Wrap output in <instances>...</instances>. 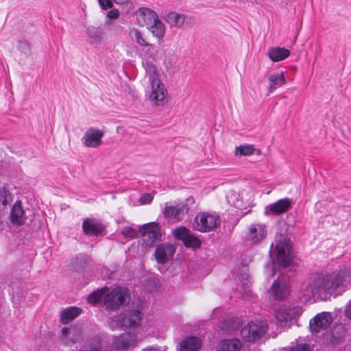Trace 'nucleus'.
I'll return each instance as SVG.
<instances>
[{
    "label": "nucleus",
    "instance_id": "obj_7",
    "mask_svg": "<svg viewBox=\"0 0 351 351\" xmlns=\"http://www.w3.org/2000/svg\"><path fill=\"white\" fill-rule=\"evenodd\" d=\"M267 234V226L260 222L252 223L247 228L245 233V239L252 245L261 243Z\"/></svg>",
    "mask_w": 351,
    "mask_h": 351
},
{
    "label": "nucleus",
    "instance_id": "obj_2",
    "mask_svg": "<svg viewBox=\"0 0 351 351\" xmlns=\"http://www.w3.org/2000/svg\"><path fill=\"white\" fill-rule=\"evenodd\" d=\"M292 228L288 226L285 228V233L281 232L275 237L277 261L279 265L283 267L289 266L294 257L290 239L287 237V235L291 232Z\"/></svg>",
    "mask_w": 351,
    "mask_h": 351
},
{
    "label": "nucleus",
    "instance_id": "obj_45",
    "mask_svg": "<svg viewBox=\"0 0 351 351\" xmlns=\"http://www.w3.org/2000/svg\"><path fill=\"white\" fill-rule=\"evenodd\" d=\"M345 315L350 321H351V300L346 306Z\"/></svg>",
    "mask_w": 351,
    "mask_h": 351
},
{
    "label": "nucleus",
    "instance_id": "obj_25",
    "mask_svg": "<svg viewBox=\"0 0 351 351\" xmlns=\"http://www.w3.org/2000/svg\"><path fill=\"white\" fill-rule=\"evenodd\" d=\"M268 81L269 92H273L286 83V79L283 72L271 75L268 78Z\"/></svg>",
    "mask_w": 351,
    "mask_h": 351
},
{
    "label": "nucleus",
    "instance_id": "obj_21",
    "mask_svg": "<svg viewBox=\"0 0 351 351\" xmlns=\"http://www.w3.org/2000/svg\"><path fill=\"white\" fill-rule=\"evenodd\" d=\"M202 346V341L197 337H189L180 343L178 351H198Z\"/></svg>",
    "mask_w": 351,
    "mask_h": 351
},
{
    "label": "nucleus",
    "instance_id": "obj_1",
    "mask_svg": "<svg viewBox=\"0 0 351 351\" xmlns=\"http://www.w3.org/2000/svg\"><path fill=\"white\" fill-rule=\"evenodd\" d=\"M351 281V271L348 269L319 276L306 287V291L313 296L324 297L341 295Z\"/></svg>",
    "mask_w": 351,
    "mask_h": 351
},
{
    "label": "nucleus",
    "instance_id": "obj_33",
    "mask_svg": "<svg viewBox=\"0 0 351 351\" xmlns=\"http://www.w3.org/2000/svg\"><path fill=\"white\" fill-rule=\"evenodd\" d=\"M183 243L186 247H193L194 249L199 248L201 246L199 239L191 233L188 234Z\"/></svg>",
    "mask_w": 351,
    "mask_h": 351
},
{
    "label": "nucleus",
    "instance_id": "obj_43",
    "mask_svg": "<svg viewBox=\"0 0 351 351\" xmlns=\"http://www.w3.org/2000/svg\"><path fill=\"white\" fill-rule=\"evenodd\" d=\"M119 16V11L117 9H113L108 12V17L110 19H117Z\"/></svg>",
    "mask_w": 351,
    "mask_h": 351
},
{
    "label": "nucleus",
    "instance_id": "obj_9",
    "mask_svg": "<svg viewBox=\"0 0 351 351\" xmlns=\"http://www.w3.org/2000/svg\"><path fill=\"white\" fill-rule=\"evenodd\" d=\"M151 82V89L149 94V100L154 106H158L162 104L166 97L167 90L159 78H155Z\"/></svg>",
    "mask_w": 351,
    "mask_h": 351
},
{
    "label": "nucleus",
    "instance_id": "obj_46",
    "mask_svg": "<svg viewBox=\"0 0 351 351\" xmlns=\"http://www.w3.org/2000/svg\"><path fill=\"white\" fill-rule=\"evenodd\" d=\"M267 268L268 269V275L271 277H273L275 276L276 274V271H275V268H274V263H270V264H268L267 265Z\"/></svg>",
    "mask_w": 351,
    "mask_h": 351
},
{
    "label": "nucleus",
    "instance_id": "obj_26",
    "mask_svg": "<svg viewBox=\"0 0 351 351\" xmlns=\"http://www.w3.org/2000/svg\"><path fill=\"white\" fill-rule=\"evenodd\" d=\"M268 56L273 62H279L290 56V51L285 48L275 47L269 49Z\"/></svg>",
    "mask_w": 351,
    "mask_h": 351
},
{
    "label": "nucleus",
    "instance_id": "obj_36",
    "mask_svg": "<svg viewBox=\"0 0 351 351\" xmlns=\"http://www.w3.org/2000/svg\"><path fill=\"white\" fill-rule=\"evenodd\" d=\"M189 233L190 231L185 227H178L172 231L173 237L182 241H184Z\"/></svg>",
    "mask_w": 351,
    "mask_h": 351
},
{
    "label": "nucleus",
    "instance_id": "obj_49",
    "mask_svg": "<svg viewBox=\"0 0 351 351\" xmlns=\"http://www.w3.org/2000/svg\"><path fill=\"white\" fill-rule=\"evenodd\" d=\"M21 47H23L28 51H29V45L25 43H21Z\"/></svg>",
    "mask_w": 351,
    "mask_h": 351
},
{
    "label": "nucleus",
    "instance_id": "obj_23",
    "mask_svg": "<svg viewBox=\"0 0 351 351\" xmlns=\"http://www.w3.org/2000/svg\"><path fill=\"white\" fill-rule=\"evenodd\" d=\"M82 313V309L77 307H70L60 313V320L63 324H66L77 317Z\"/></svg>",
    "mask_w": 351,
    "mask_h": 351
},
{
    "label": "nucleus",
    "instance_id": "obj_37",
    "mask_svg": "<svg viewBox=\"0 0 351 351\" xmlns=\"http://www.w3.org/2000/svg\"><path fill=\"white\" fill-rule=\"evenodd\" d=\"M156 191H152V193H143L139 197L138 202L140 205H147L149 204L152 202Z\"/></svg>",
    "mask_w": 351,
    "mask_h": 351
},
{
    "label": "nucleus",
    "instance_id": "obj_15",
    "mask_svg": "<svg viewBox=\"0 0 351 351\" xmlns=\"http://www.w3.org/2000/svg\"><path fill=\"white\" fill-rule=\"evenodd\" d=\"M166 20L171 25L179 28H184L186 26L191 27L194 23V19L192 17L173 12L167 14Z\"/></svg>",
    "mask_w": 351,
    "mask_h": 351
},
{
    "label": "nucleus",
    "instance_id": "obj_24",
    "mask_svg": "<svg viewBox=\"0 0 351 351\" xmlns=\"http://www.w3.org/2000/svg\"><path fill=\"white\" fill-rule=\"evenodd\" d=\"M220 221H194L193 228L199 232H210L219 226Z\"/></svg>",
    "mask_w": 351,
    "mask_h": 351
},
{
    "label": "nucleus",
    "instance_id": "obj_16",
    "mask_svg": "<svg viewBox=\"0 0 351 351\" xmlns=\"http://www.w3.org/2000/svg\"><path fill=\"white\" fill-rule=\"evenodd\" d=\"M114 344L118 350L133 348L137 344L136 336L132 332L122 333L116 338Z\"/></svg>",
    "mask_w": 351,
    "mask_h": 351
},
{
    "label": "nucleus",
    "instance_id": "obj_32",
    "mask_svg": "<svg viewBox=\"0 0 351 351\" xmlns=\"http://www.w3.org/2000/svg\"><path fill=\"white\" fill-rule=\"evenodd\" d=\"M143 64L146 73L149 76V81H153L155 78H159L156 67L154 63L150 61H145Z\"/></svg>",
    "mask_w": 351,
    "mask_h": 351
},
{
    "label": "nucleus",
    "instance_id": "obj_48",
    "mask_svg": "<svg viewBox=\"0 0 351 351\" xmlns=\"http://www.w3.org/2000/svg\"><path fill=\"white\" fill-rule=\"evenodd\" d=\"M113 1L117 4H124L126 3L128 0H113Z\"/></svg>",
    "mask_w": 351,
    "mask_h": 351
},
{
    "label": "nucleus",
    "instance_id": "obj_38",
    "mask_svg": "<svg viewBox=\"0 0 351 351\" xmlns=\"http://www.w3.org/2000/svg\"><path fill=\"white\" fill-rule=\"evenodd\" d=\"M130 36L134 37L136 41L141 46H148L149 43L143 37L141 33L137 29H132L130 31Z\"/></svg>",
    "mask_w": 351,
    "mask_h": 351
},
{
    "label": "nucleus",
    "instance_id": "obj_27",
    "mask_svg": "<svg viewBox=\"0 0 351 351\" xmlns=\"http://www.w3.org/2000/svg\"><path fill=\"white\" fill-rule=\"evenodd\" d=\"M101 339L95 337L88 341L79 351H101Z\"/></svg>",
    "mask_w": 351,
    "mask_h": 351
},
{
    "label": "nucleus",
    "instance_id": "obj_51",
    "mask_svg": "<svg viewBox=\"0 0 351 351\" xmlns=\"http://www.w3.org/2000/svg\"><path fill=\"white\" fill-rule=\"evenodd\" d=\"M214 219H215V220L219 219V217L217 216V218H215Z\"/></svg>",
    "mask_w": 351,
    "mask_h": 351
},
{
    "label": "nucleus",
    "instance_id": "obj_6",
    "mask_svg": "<svg viewBox=\"0 0 351 351\" xmlns=\"http://www.w3.org/2000/svg\"><path fill=\"white\" fill-rule=\"evenodd\" d=\"M129 298L130 295L128 289L119 287L105 293L103 302L107 309L114 311L119 308Z\"/></svg>",
    "mask_w": 351,
    "mask_h": 351
},
{
    "label": "nucleus",
    "instance_id": "obj_14",
    "mask_svg": "<svg viewBox=\"0 0 351 351\" xmlns=\"http://www.w3.org/2000/svg\"><path fill=\"white\" fill-rule=\"evenodd\" d=\"M141 320V313L138 310L129 311L118 317V322L125 327L137 326Z\"/></svg>",
    "mask_w": 351,
    "mask_h": 351
},
{
    "label": "nucleus",
    "instance_id": "obj_13",
    "mask_svg": "<svg viewBox=\"0 0 351 351\" xmlns=\"http://www.w3.org/2000/svg\"><path fill=\"white\" fill-rule=\"evenodd\" d=\"M136 16L138 25L145 27L151 26L158 18L156 13L148 8H138L136 12Z\"/></svg>",
    "mask_w": 351,
    "mask_h": 351
},
{
    "label": "nucleus",
    "instance_id": "obj_50",
    "mask_svg": "<svg viewBox=\"0 0 351 351\" xmlns=\"http://www.w3.org/2000/svg\"><path fill=\"white\" fill-rule=\"evenodd\" d=\"M278 226L281 228L287 226L286 221H279Z\"/></svg>",
    "mask_w": 351,
    "mask_h": 351
},
{
    "label": "nucleus",
    "instance_id": "obj_22",
    "mask_svg": "<svg viewBox=\"0 0 351 351\" xmlns=\"http://www.w3.org/2000/svg\"><path fill=\"white\" fill-rule=\"evenodd\" d=\"M82 228L86 234L98 235L104 230V226L99 221H83Z\"/></svg>",
    "mask_w": 351,
    "mask_h": 351
},
{
    "label": "nucleus",
    "instance_id": "obj_39",
    "mask_svg": "<svg viewBox=\"0 0 351 351\" xmlns=\"http://www.w3.org/2000/svg\"><path fill=\"white\" fill-rule=\"evenodd\" d=\"M13 200L12 193L5 187L1 189V204L6 205Z\"/></svg>",
    "mask_w": 351,
    "mask_h": 351
},
{
    "label": "nucleus",
    "instance_id": "obj_40",
    "mask_svg": "<svg viewBox=\"0 0 351 351\" xmlns=\"http://www.w3.org/2000/svg\"><path fill=\"white\" fill-rule=\"evenodd\" d=\"M122 234L128 238H136L138 236V232L132 228H125L122 230Z\"/></svg>",
    "mask_w": 351,
    "mask_h": 351
},
{
    "label": "nucleus",
    "instance_id": "obj_12",
    "mask_svg": "<svg viewBox=\"0 0 351 351\" xmlns=\"http://www.w3.org/2000/svg\"><path fill=\"white\" fill-rule=\"evenodd\" d=\"M104 135V130L95 128H89L86 130L83 136V143L86 147H98L102 143L101 138Z\"/></svg>",
    "mask_w": 351,
    "mask_h": 351
},
{
    "label": "nucleus",
    "instance_id": "obj_34",
    "mask_svg": "<svg viewBox=\"0 0 351 351\" xmlns=\"http://www.w3.org/2000/svg\"><path fill=\"white\" fill-rule=\"evenodd\" d=\"M104 31L99 27H92L88 29L89 36L96 42H100L104 38Z\"/></svg>",
    "mask_w": 351,
    "mask_h": 351
},
{
    "label": "nucleus",
    "instance_id": "obj_17",
    "mask_svg": "<svg viewBox=\"0 0 351 351\" xmlns=\"http://www.w3.org/2000/svg\"><path fill=\"white\" fill-rule=\"evenodd\" d=\"M61 333L62 341L66 345L74 344L82 339V329L77 326L71 328H63Z\"/></svg>",
    "mask_w": 351,
    "mask_h": 351
},
{
    "label": "nucleus",
    "instance_id": "obj_47",
    "mask_svg": "<svg viewBox=\"0 0 351 351\" xmlns=\"http://www.w3.org/2000/svg\"><path fill=\"white\" fill-rule=\"evenodd\" d=\"M10 222L16 226H21L24 224V221H10Z\"/></svg>",
    "mask_w": 351,
    "mask_h": 351
},
{
    "label": "nucleus",
    "instance_id": "obj_29",
    "mask_svg": "<svg viewBox=\"0 0 351 351\" xmlns=\"http://www.w3.org/2000/svg\"><path fill=\"white\" fill-rule=\"evenodd\" d=\"M108 290V287H104L97 289L96 291H93L87 298L88 303L95 304L101 302L104 300L106 291Z\"/></svg>",
    "mask_w": 351,
    "mask_h": 351
},
{
    "label": "nucleus",
    "instance_id": "obj_42",
    "mask_svg": "<svg viewBox=\"0 0 351 351\" xmlns=\"http://www.w3.org/2000/svg\"><path fill=\"white\" fill-rule=\"evenodd\" d=\"M289 351H310L309 346L308 344L298 345L290 348Z\"/></svg>",
    "mask_w": 351,
    "mask_h": 351
},
{
    "label": "nucleus",
    "instance_id": "obj_20",
    "mask_svg": "<svg viewBox=\"0 0 351 351\" xmlns=\"http://www.w3.org/2000/svg\"><path fill=\"white\" fill-rule=\"evenodd\" d=\"M241 346L242 343L237 338L222 339L217 346V351H239Z\"/></svg>",
    "mask_w": 351,
    "mask_h": 351
},
{
    "label": "nucleus",
    "instance_id": "obj_41",
    "mask_svg": "<svg viewBox=\"0 0 351 351\" xmlns=\"http://www.w3.org/2000/svg\"><path fill=\"white\" fill-rule=\"evenodd\" d=\"M113 0H98L99 4L102 10H108L113 7Z\"/></svg>",
    "mask_w": 351,
    "mask_h": 351
},
{
    "label": "nucleus",
    "instance_id": "obj_30",
    "mask_svg": "<svg viewBox=\"0 0 351 351\" xmlns=\"http://www.w3.org/2000/svg\"><path fill=\"white\" fill-rule=\"evenodd\" d=\"M25 215V211L22 207L21 202L16 201L11 210L10 219H22Z\"/></svg>",
    "mask_w": 351,
    "mask_h": 351
},
{
    "label": "nucleus",
    "instance_id": "obj_5",
    "mask_svg": "<svg viewBox=\"0 0 351 351\" xmlns=\"http://www.w3.org/2000/svg\"><path fill=\"white\" fill-rule=\"evenodd\" d=\"M143 244L152 247L162 241L163 233L158 223L151 221L143 225L139 229Z\"/></svg>",
    "mask_w": 351,
    "mask_h": 351
},
{
    "label": "nucleus",
    "instance_id": "obj_3",
    "mask_svg": "<svg viewBox=\"0 0 351 351\" xmlns=\"http://www.w3.org/2000/svg\"><path fill=\"white\" fill-rule=\"evenodd\" d=\"M195 203V198L192 195L186 197L183 202H168L165 204L162 213L165 218H184L189 213L190 206Z\"/></svg>",
    "mask_w": 351,
    "mask_h": 351
},
{
    "label": "nucleus",
    "instance_id": "obj_8",
    "mask_svg": "<svg viewBox=\"0 0 351 351\" xmlns=\"http://www.w3.org/2000/svg\"><path fill=\"white\" fill-rule=\"evenodd\" d=\"M176 249V244L168 242L158 245L154 250V257L156 262L160 265L167 263L173 258Z\"/></svg>",
    "mask_w": 351,
    "mask_h": 351
},
{
    "label": "nucleus",
    "instance_id": "obj_35",
    "mask_svg": "<svg viewBox=\"0 0 351 351\" xmlns=\"http://www.w3.org/2000/svg\"><path fill=\"white\" fill-rule=\"evenodd\" d=\"M344 332V327L342 325H337L335 327H334V329L331 335V343L332 344L338 343L339 339L343 337Z\"/></svg>",
    "mask_w": 351,
    "mask_h": 351
},
{
    "label": "nucleus",
    "instance_id": "obj_31",
    "mask_svg": "<svg viewBox=\"0 0 351 351\" xmlns=\"http://www.w3.org/2000/svg\"><path fill=\"white\" fill-rule=\"evenodd\" d=\"M255 149L252 145L244 144L236 147L234 154L239 156H251L254 154Z\"/></svg>",
    "mask_w": 351,
    "mask_h": 351
},
{
    "label": "nucleus",
    "instance_id": "obj_19",
    "mask_svg": "<svg viewBox=\"0 0 351 351\" xmlns=\"http://www.w3.org/2000/svg\"><path fill=\"white\" fill-rule=\"evenodd\" d=\"M271 290L272 295L276 300H283L289 294V289L287 282L279 278L273 282Z\"/></svg>",
    "mask_w": 351,
    "mask_h": 351
},
{
    "label": "nucleus",
    "instance_id": "obj_11",
    "mask_svg": "<svg viewBox=\"0 0 351 351\" xmlns=\"http://www.w3.org/2000/svg\"><path fill=\"white\" fill-rule=\"evenodd\" d=\"M332 318L330 313L322 312L315 315L310 321L309 327L313 333L326 330L332 323Z\"/></svg>",
    "mask_w": 351,
    "mask_h": 351
},
{
    "label": "nucleus",
    "instance_id": "obj_44",
    "mask_svg": "<svg viewBox=\"0 0 351 351\" xmlns=\"http://www.w3.org/2000/svg\"><path fill=\"white\" fill-rule=\"evenodd\" d=\"M208 218H214V217L207 213H205V212H202L201 213H199V215H197L195 219H201V220H203V219H208Z\"/></svg>",
    "mask_w": 351,
    "mask_h": 351
},
{
    "label": "nucleus",
    "instance_id": "obj_18",
    "mask_svg": "<svg viewBox=\"0 0 351 351\" xmlns=\"http://www.w3.org/2000/svg\"><path fill=\"white\" fill-rule=\"evenodd\" d=\"M293 204L292 199L283 198L268 206V210L273 215H278L287 212Z\"/></svg>",
    "mask_w": 351,
    "mask_h": 351
},
{
    "label": "nucleus",
    "instance_id": "obj_10",
    "mask_svg": "<svg viewBox=\"0 0 351 351\" xmlns=\"http://www.w3.org/2000/svg\"><path fill=\"white\" fill-rule=\"evenodd\" d=\"M300 314V309L296 306H280L275 313V317L280 324L286 325Z\"/></svg>",
    "mask_w": 351,
    "mask_h": 351
},
{
    "label": "nucleus",
    "instance_id": "obj_4",
    "mask_svg": "<svg viewBox=\"0 0 351 351\" xmlns=\"http://www.w3.org/2000/svg\"><path fill=\"white\" fill-rule=\"evenodd\" d=\"M269 330L265 321L251 322L241 330V337L247 342H256L263 337Z\"/></svg>",
    "mask_w": 351,
    "mask_h": 351
},
{
    "label": "nucleus",
    "instance_id": "obj_28",
    "mask_svg": "<svg viewBox=\"0 0 351 351\" xmlns=\"http://www.w3.org/2000/svg\"><path fill=\"white\" fill-rule=\"evenodd\" d=\"M151 26L147 27L150 29L154 36L158 38H162L164 36L165 32V25L159 20H155Z\"/></svg>",
    "mask_w": 351,
    "mask_h": 351
}]
</instances>
